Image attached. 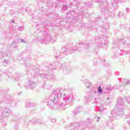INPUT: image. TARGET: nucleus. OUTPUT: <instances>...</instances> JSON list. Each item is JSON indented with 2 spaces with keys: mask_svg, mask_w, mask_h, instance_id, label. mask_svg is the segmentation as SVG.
<instances>
[{
  "mask_svg": "<svg viewBox=\"0 0 130 130\" xmlns=\"http://www.w3.org/2000/svg\"><path fill=\"white\" fill-rule=\"evenodd\" d=\"M98 92L100 93H102V89H101V86L98 87Z\"/></svg>",
  "mask_w": 130,
  "mask_h": 130,
  "instance_id": "obj_1",
  "label": "nucleus"
}]
</instances>
